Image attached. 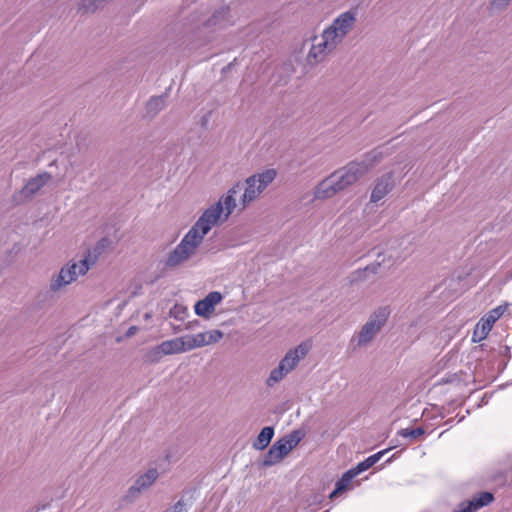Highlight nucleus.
<instances>
[{
    "label": "nucleus",
    "instance_id": "7",
    "mask_svg": "<svg viewBox=\"0 0 512 512\" xmlns=\"http://www.w3.org/2000/svg\"><path fill=\"white\" fill-rule=\"evenodd\" d=\"M159 476L160 473L157 468H149L135 479L134 483L128 488L123 500L127 503L135 502L143 492L153 486Z\"/></svg>",
    "mask_w": 512,
    "mask_h": 512
},
{
    "label": "nucleus",
    "instance_id": "3",
    "mask_svg": "<svg viewBox=\"0 0 512 512\" xmlns=\"http://www.w3.org/2000/svg\"><path fill=\"white\" fill-rule=\"evenodd\" d=\"M94 264L95 260L92 259L90 254L79 260L72 259L68 261L57 273L51 276L49 290L52 293L64 290L68 285L75 282L78 277L86 275Z\"/></svg>",
    "mask_w": 512,
    "mask_h": 512
},
{
    "label": "nucleus",
    "instance_id": "17",
    "mask_svg": "<svg viewBox=\"0 0 512 512\" xmlns=\"http://www.w3.org/2000/svg\"><path fill=\"white\" fill-rule=\"evenodd\" d=\"M274 436V428L266 426L262 428L256 440L253 442V448L256 450H264L271 442Z\"/></svg>",
    "mask_w": 512,
    "mask_h": 512
},
{
    "label": "nucleus",
    "instance_id": "29",
    "mask_svg": "<svg viewBox=\"0 0 512 512\" xmlns=\"http://www.w3.org/2000/svg\"><path fill=\"white\" fill-rule=\"evenodd\" d=\"M512 0H492L491 9L495 11L505 10Z\"/></svg>",
    "mask_w": 512,
    "mask_h": 512
},
{
    "label": "nucleus",
    "instance_id": "18",
    "mask_svg": "<svg viewBox=\"0 0 512 512\" xmlns=\"http://www.w3.org/2000/svg\"><path fill=\"white\" fill-rule=\"evenodd\" d=\"M287 375L288 372H286L285 369L278 364L275 368H273L270 371L268 377L265 379V385L268 388H273L278 383H280Z\"/></svg>",
    "mask_w": 512,
    "mask_h": 512
},
{
    "label": "nucleus",
    "instance_id": "19",
    "mask_svg": "<svg viewBox=\"0 0 512 512\" xmlns=\"http://www.w3.org/2000/svg\"><path fill=\"white\" fill-rule=\"evenodd\" d=\"M387 450L380 451L376 454H373L366 458L364 461L358 463L354 468L351 470L356 473V476L366 470H368L370 467H372L374 464H376L381 457L386 453Z\"/></svg>",
    "mask_w": 512,
    "mask_h": 512
},
{
    "label": "nucleus",
    "instance_id": "2",
    "mask_svg": "<svg viewBox=\"0 0 512 512\" xmlns=\"http://www.w3.org/2000/svg\"><path fill=\"white\" fill-rule=\"evenodd\" d=\"M357 16L356 9L343 11L319 35L311 37V45L306 55L307 63L312 66L320 64L333 54L355 29Z\"/></svg>",
    "mask_w": 512,
    "mask_h": 512
},
{
    "label": "nucleus",
    "instance_id": "6",
    "mask_svg": "<svg viewBox=\"0 0 512 512\" xmlns=\"http://www.w3.org/2000/svg\"><path fill=\"white\" fill-rule=\"evenodd\" d=\"M302 430H294L277 440L268 450L263 460L264 466L280 463L304 438Z\"/></svg>",
    "mask_w": 512,
    "mask_h": 512
},
{
    "label": "nucleus",
    "instance_id": "24",
    "mask_svg": "<svg viewBox=\"0 0 512 512\" xmlns=\"http://www.w3.org/2000/svg\"><path fill=\"white\" fill-rule=\"evenodd\" d=\"M200 333L201 337H203L204 346L218 343L223 338V332L218 329H213Z\"/></svg>",
    "mask_w": 512,
    "mask_h": 512
},
{
    "label": "nucleus",
    "instance_id": "25",
    "mask_svg": "<svg viewBox=\"0 0 512 512\" xmlns=\"http://www.w3.org/2000/svg\"><path fill=\"white\" fill-rule=\"evenodd\" d=\"M100 8L97 0H81L78 12L81 14H93Z\"/></svg>",
    "mask_w": 512,
    "mask_h": 512
},
{
    "label": "nucleus",
    "instance_id": "31",
    "mask_svg": "<svg viewBox=\"0 0 512 512\" xmlns=\"http://www.w3.org/2000/svg\"><path fill=\"white\" fill-rule=\"evenodd\" d=\"M111 245V241L108 238H102L96 245L95 250L101 251L106 248H109Z\"/></svg>",
    "mask_w": 512,
    "mask_h": 512
},
{
    "label": "nucleus",
    "instance_id": "9",
    "mask_svg": "<svg viewBox=\"0 0 512 512\" xmlns=\"http://www.w3.org/2000/svg\"><path fill=\"white\" fill-rule=\"evenodd\" d=\"M394 187V173L392 171L383 173L373 182L370 194V202L378 204L394 189Z\"/></svg>",
    "mask_w": 512,
    "mask_h": 512
},
{
    "label": "nucleus",
    "instance_id": "22",
    "mask_svg": "<svg viewBox=\"0 0 512 512\" xmlns=\"http://www.w3.org/2000/svg\"><path fill=\"white\" fill-rule=\"evenodd\" d=\"M491 329L492 327L484 319L481 318L475 326L472 337L473 341L480 342L484 340L491 331Z\"/></svg>",
    "mask_w": 512,
    "mask_h": 512
},
{
    "label": "nucleus",
    "instance_id": "27",
    "mask_svg": "<svg viewBox=\"0 0 512 512\" xmlns=\"http://www.w3.org/2000/svg\"><path fill=\"white\" fill-rule=\"evenodd\" d=\"M164 353L161 350L160 344L152 347L145 353V361L148 363H158L163 357Z\"/></svg>",
    "mask_w": 512,
    "mask_h": 512
},
{
    "label": "nucleus",
    "instance_id": "13",
    "mask_svg": "<svg viewBox=\"0 0 512 512\" xmlns=\"http://www.w3.org/2000/svg\"><path fill=\"white\" fill-rule=\"evenodd\" d=\"M494 500V496L490 492H481L471 499L458 505L455 512H475L480 508L489 505Z\"/></svg>",
    "mask_w": 512,
    "mask_h": 512
},
{
    "label": "nucleus",
    "instance_id": "4",
    "mask_svg": "<svg viewBox=\"0 0 512 512\" xmlns=\"http://www.w3.org/2000/svg\"><path fill=\"white\" fill-rule=\"evenodd\" d=\"M380 161L377 153H369L361 160L347 163L333 172L342 191L366 176Z\"/></svg>",
    "mask_w": 512,
    "mask_h": 512
},
{
    "label": "nucleus",
    "instance_id": "10",
    "mask_svg": "<svg viewBox=\"0 0 512 512\" xmlns=\"http://www.w3.org/2000/svg\"><path fill=\"white\" fill-rule=\"evenodd\" d=\"M342 192L333 173L322 179L313 190L314 200L324 201Z\"/></svg>",
    "mask_w": 512,
    "mask_h": 512
},
{
    "label": "nucleus",
    "instance_id": "20",
    "mask_svg": "<svg viewBox=\"0 0 512 512\" xmlns=\"http://www.w3.org/2000/svg\"><path fill=\"white\" fill-rule=\"evenodd\" d=\"M181 339L182 344L184 346V352L204 347L203 337H201V333L182 336Z\"/></svg>",
    "mask_w": 512,
    "mask_h": 512
},
{
    "label": "nucleus",
    "instance_id": "26",
    "mask_svg": "<svg viewBox=\"0 0 512 512\" xmlns=\"http://www.w3.org/2000/svg\"><path fill=\"white\" fill-rule=\"evenodd\" d=\"M506 306L499 305L482 317L491 327L504 314Z\"/></svg>",
    "mask_w": 512,
    "mask_h": 512
},
{
    "label": "nucleus",
    "instance_id": "8",
    "mask_svg": "<svg viewBox=\"0 0 512 512\" xmlns=\"http://www.w3.org/2000/svg\"><path fill=\"white\" fill-rule=\"evenodd\" d=\"M311 348V342H301L296 347L289 349L278 364L289 374L297 368L299 363L307 356Z\"/></svg>",
    "mask_w": 512,
    "mask_h": 512
},
{
    "label": "nucleus",
    "instance_id": "32",
    "mask_svg": "<svg viewBox=\"0 0 512 512\" xmlns=\"http://www.w3.org/2000/svg\"><path fill=\"white\" fill-rule=\"evenodd\" d=\"M137 331H138V328H137L136 326H131V327L127 330L126 335H127L128 337H131V336L135 335V334L137 333Z\"/></svg>",
    "mask_w": 512,
    "mask_h": 512
},
{
    "label": "nucleus",
    "instance_id": "12",
    "mask_svg": "<svg viewBox=\"0 0 512 512\" xmlns=\"http://www.w3.org/2000/svg\"><path fill=\"white\" fill-rule=\"evenodd\" d=\"M222 299L223 296L218 291L208 293L204 299L196 302L194 306L196 315L205 319L211 318L215 311L216 305L219 304Z\"/></svg>",
    "mask_w": 512,
    "mask_h": 512
},
{
    "label": "nucleus",
    "instance_id": "11",
    "mask_svg": "<svg viewBox=\"0 0 512 512\" xmlns=\"http://www.w3.org/2000/svg\"><path fill=\"white\" fill-rule=\"evenodd\" d=\"M238 14L231 6L217 8L207 20L208 27L224 28L236 23Z\"/></svg>",
    "mask_w": 512,
    "mask_h": 512
},
{
    "label": "nucleus",
    "instance_id": "33",
    "mask_svg": "<svg viewBox=\"0 0 512 512\" xmlns=\"http://www.w3.org/2000/svg\"><path fill=\"white\" fill-rule=\"evenodd\" d=\"M368 269L369 267L365 268L364 270H358L355 272V279H360Z\"/></svg>",
    "mask_w": 512,
    "mask_h": 512
},
{
    "label": "nucleus",
    "instance_id": "1",
    "mask_svg": "<svg viewBox=\"0 0 512 512\" xmlns=\"http://www.w3.org/2000/svg\"><path fill=\"white\" fill-rule=\"evenodd\" d=\"M276 175L274 169H267L251 175L244 183L234 184L218 201L204 209L180 243L167 254L165 266L176 268L193 258L211 229L225 223L236 210L244 211L260 197Z\"/></svg>",
    "mask_w": 512,
    "mask_h": 512
},
{
    "label": "nucleus",
    "instance_id": "5",
    "mask_svg": "<svg viewBox=\"0 0 512 512\" xmlns=\"http://www.w3.org/2000/svg\"><path fill=\"white\" fill-rule=\"evenodd\" d=\"M389 316L390 309L387 306H381L374 310L360 330L352 337L351 344L354 345V348L360 349L369 346L385 326Z\"/></svg>",
    "mask_w": 512,
    "mask_h": 512
},
{
    "label": "nucleus",
    "instance_id": "23",
    "mask_svg": "<svg viewBox=\"0 0 512 512\" xmlns=\"http://www.w3.org/2000/svg\"><path fill=\"white\" fill-rule=\"evenodd\" d=\"M166 98L164 96L152 97L147 103V111L151 115H156L164 109Z\"/></svg>",
    "mask_w": 512,
    "mask_h": 512
},
{
    "label": "nucleus",
    "instance_id": "15",
    "mask_svg": "<svg viewBox=\"0 0 512 512\" xmlns=\"http://www.w3.org/2000/svg\"><path fill=\"white\" fill-rule=\"evenodd\" d=\"M51 178L52 176L48 172H42L35 177H32L22 188L21 194L25 198L33 197L51 180Z\"/></svg>",
    "mask_w": 512,
    "mask_h": 512
},
{
    "label": "nucleus",
    "instance_id": "28",
    "mask_svg": "<svg viewBox=\"0 0 512 512\" xmlns=\"http://www.w3.org/2000/svg\"><path fill=\"white\" fill-rule=\"evenodd\" d=\"M399 434L405 438L410 437L416 439L424 434V429L420 427L415 429H402Z\"/></svg>",
    "mask_w": 512,
    "mask_h": 512
},
{
    "label": "nucleus",
    "instance_id": "21",
    "mask_svg": "<svg viewBox=\"0 0 512 512\" xmlns=\"http://www.w3.org/2000/svg\"><path fill=\"white\" fill-rule=\"evenodd\" d=\"M354 477H356V473L354 471H352L351 469L348 470L346 473H344L342 478L339 481H337L336 488L331 492V494L329 496L330 499L335 498L338 494H340L343 491H345L347 489L350 481Z\"/></svg>",
    "mask_w": 512,
    "mask_h": 512
},
{
    "label": "nucleus",
    "instance_id": "30",
    "mask_svg": "<svg viewBox=\"0 0 512 512\" xmlns=\"http://www.w3.org/2000/svg\"><path fill=\"white\" fill-rule=\"evenodd\" d=\"M166 512H186V503L183 500H179Z\"/></svg>",
    "mask_w": 512,
    "mask_h": 512
},
{
    "label": "nucleus",
    "instance_id": "14",
    "mask_svg": "<svg viewBox=\"0 0 512 512\" xmlns=\"http://www.w3.org/2000/svg\"><path fill=\"white\" fill-rule=\"evenodd\" d=\"M494 500V496L490 492H481L471 499L458 505L455 512H475L480 508L489 505Z\"/></svg>",
    "mask_w": 512,
    "mask_h": 512
},
{
    "label": "nucleus",
    "instance_id": "16",
    "mask_svg": "<svg viewBox=\"0 0 512 512\" xmlns=\"http://www.w3.org/2000/svg\"><path fill=\"white\" fill-rule=\"evenodd\" d=\"M160 346L165 356L184 353L181 337L163 341L160 343Z\"/></svg>",
    "mask_w": 512,
    "mask_h": 512
}]
</instances>
